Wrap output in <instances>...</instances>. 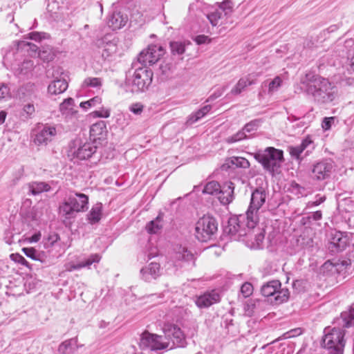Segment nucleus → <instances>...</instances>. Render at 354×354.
Listing matches in <instances>:
<instances>
[{
    "label": "nucleus",
    "instance_id": "nucleus-1",
    "mask_svg": "<svg viewBox=\"0 0 354 354\" xmlns=\"http://www.w3.org/2000/svg\"><path fill=\"white\" fill-rule=\"evenodd\" d=\"M301 83L306 95L317 104H328L337 97L338 90L335 84L319 75L307 73Z\"/></svg>",
    "mask_w": 354,
    "mask_h": 354
},
{
    "label": "nucleus",
    "instance_id": "nucleus-2",
    "mask_svg": "<svg viewBox=\"0 0 354 354\" xmlns=\"http://www.w3.org/2000/svg\"><path fill=\"white\" fill-rule=\"evenodd\" d=\"M254 159L259 162L263 169L272 176L279 173L283 161V152L281 149L268 147L254 153Z\"/></svg>",
    "mask_w": 354,
    "mask_h": 354
},
{
    "label": "nucleus",
    "instance_id": "nucleus-3",
    "mask_svg": "<svg viewBox=\"0 0 354 354\" xmlns=\"http://www.w3.org/2000/svg\"><path fill=\"white\" fill-rule=\"evenodd\" d=\"M345 330L339 327L326 328L322 338V346L328 354H343L346 341Z\"/></svg>",
    "mask_w": 354,
    "mask_h": 354
},
{
    "label": "nucleus",
    "instance_id": "nucleus-4",
    "mask_svg": "<svg viewBox=\"0 0 354 354\" xmlns=\"http://www.w3.org/2000/svg\"><path fill=\"white\" fill-rule=\"evenodd\" d=\"M88 197L82 193L74 192L60 206V212L66 218L74 217L75 212H85L88 209Z\"/></svg>",
    "mask_w": 354,
    "mask_h": 354
},
{
    "label": "nucleus",
    "instance_id": "nucleus-5",
    "mask_svg": "<svg viewBox=\"0 0 354 354\" xmlns=\"http://www.w3.org/2000/svg\"><path fill=\"white\" fill-rule=\"evenodd\" d=\"M267 192L263 187L254 189L251 195L250 203L246 212L247 224L249 228L256 227L258 221V211L266 203Z\"/></svg>",
    "mask_w": 354,
    "mask_h": 354
},
{
    "label": "nucleus",
    "instance_id": "nucleus-6",
    "mask_svg": "<svg viewBox=\"0 0 354 354\" xmlns=\"http://www.w3.org/2000/svg\"><path fill=\"white\" fill-rule=\"evenodd\" d=\"M169 350L186 347V336L180 328L174 324L165 323L162 328Z\"/></svg>",
    "mask_w": 354,
    "mask_h": 354
},
{
    "label": "nucleus",
    "instance_id": "nucleus-7",
    "mask_svg": "<svg viewBox=\"0 0 354 354\" xmlns=\"http://www.w3.org/2000/svg\"><path fill=\"white\" fill-rule=\"evenodd\" d=\"M261 293L265 297H273L275 304H280L288 300L290 292L288 288H281L279 280L274 279L264 283L261 287Z\"/></svg>",
    "mask_w": 354,
    "mask_h": 354
},
{
    "label": "nucleus",
    "instance_id": "nucleus-8",
    "mask_svg": "<svg viewBox=\"0 0 354 354\" xmlns=\"http://www.w3.org/2000/svg\"><path fill=\"white\" fill-rule=\"evenodd\" d=\"M246 224V214L231 217L228 220L227 225L225 226L224 231L232 237L234 236L235 240L245 236H251L253 228H249Z\"/></svg>",
    "mask_w": 354,
    "mask_h": 354
},
{
    "label": "nucleus",
    "instance_id": "nucleus-9",
    "mask_svg": "<svg viewBox=\"0 0 354 354\" xmlns=\"http://www.w3.org/2000/svg\"><path fill=\"white\" fill-rule=\"evenodd\" d=\"M217 229L218 224L215 218L204 216L196 224V237L201 242H206L216 232Z\"/></svg>",
    "mask_w": 354,
    "mask_h": 354
},
{
    "label": "nucleus",
    "instance_id": "nucleus-10",
    "mask_svg": "<svg viewBox=\"0 0 354 354\" xmlns=\"http://www.w3.org/2000/svg\"><path fill=\"white\" fill-rule=\"evenodd\" d=\"M167 345L164 335L151 333L147 330L142 333L139 342L141 349L152 351L169 350Z\"/></svg>",
    "mask_w": 354,
    "mask_h": 354
},
{
    "label": "nucleus",
    "instance_id": "nucleus-11",
    "mask_svg": "<svg viewBox=\"0 0 354 354\" xmlns=\"http://www.w3.org/2000/svg\"><path fill=\"white\" fill-rule=\"evenodd\" d=\"M165 50L162 46L149 45L147 49L140 52L138 57V63L146 67L147 64L152 65L156 63L164 55Z\"/></svg>",
    "mask_w": 354,
    "mask_h": 354
},
{
    "label": "nucleus",
    "instance_id": "nucleus-12",
    "mask_svg": "<svg viewBox=\"0 0 354 354\" xmlns=\"http://www.w3.org/2000/svg\"><path fill=\"white\" fill-rule=\"evenodd\" d=\"M153 72L144 66L136 68L133 73V86L136 91H143L147 89L152 82Z\"/></svg>",
    "mask_w": 354,
    "mask_h": 354
},
{
    "label": "nucleus",
    "instance_id": "nucleus-13",
    "mask_svg": "<svg viewBox=\"0 0 354 354\" xmlns=\"http://www.w3.org/2000/svg\"><path fill=\"white\" fill-rule=\"evenodd\" d=\"M171 261L176 267H183L185 263L195 264V257L186 247L176 245L174 248Z\"/></svg>",
    "mask_w": 354,
    "mask_h": 354
},
{
    "label": "nucleus",
    "instance_id": "nucleus-14",
    "mask_svg": "<svg viewBox=\"0 0 354 354\" xmlns=\"http://www.w3.org/2000/svg\"><path fill=\"white\" fill-rule=\"evenodd\" d=\"M349 244L348 235L340 231L332 230L329 234L328 249L333 253L344 251Z\"/></svg>",
    "mask_w": 354,
    "mask_h": 354
},
{
    "label": "nucleus",
    "instance_id": "nucleus-15",
    "mask_svg": "<svg viewBox=\"0 0 354 354\" xmlns=\"http://www.w3.org/2000/svg\"><path fill=\"white\" fill-rule=\"evenodd\" d=\"M221 295L220 291L216 289L207 290L203 294L196 296L194 302L199 308H207L220 302Z\"/></svg>",
    "mask_w": 354,
    "mask_h": 354
},
{
    "label": "nucleus",
    "instance_id": "nucleus-16",
    "mask_svg": "<svg viewBox=\"0 0 354 354\" xmlns=\"http://www.w3.org/2000/svg\"><path fill=\"white\" fill-rule=\"evenodd\" d=\"M333 168V165L330 160L320 161L313 165L312 177L317 180H324L330 176Z\"/></svg>",
    "mask_w": 354,
    "mask_h": 354
},
{
    "label": "nucleus",
    "instance_id": "nucleus-17",
    "mask_svg": "<svg viewBox=\"0 0 354 354\" xmlns=\"http://www.w3.org/2000/svg\"><path fill=\"white\" fill-rule=\"evenodd\" d=\"M140 273L144 281L151 282L152 280L157 279L161 275L160 265L156 262H151L142 268Z\"/></svg>",
    "mask_w": 354,
    "mask_h": 354
},
{
    "label": "nucleus",
    "instance_id": "nucleus-18",
    "mask_svg": "<svg viewBox=\"0 0 354 354\" xmlns=\"http://www.w3.org/2000/svg\"><path fill=\"white\" fill-rule=\"evenodd\" d=\"M57 131L55 127L45 126L37 134L35 138V142L37 145H46L55 136Z\"/></svg>",
    "mask_w": 354,
    "mask_h": 354
},
{
    "label": "nucleus",
    "instance_id": "nucleus-19",
    "mask_svg": "<svg viewBox=\"0 0 354 354\" xmlns=\"http://www.w3.org/2000/svg\"><path fill=\"white\" fill-rule=\"evenodd\" d=\"M97 150V147L93 142H85L74 151L73 155L80 160L90 158Z\"/></svg>",
    "mask_w": 354,
    "mask_h": 354
},
{
    "label": "nucleus",
    "instance_id": "nucleus-20",
    "mask_svg": "<svg viewBox=\"0 0 354 354\" xmlns=\"http://www.w3.org/2000/svg\"><path fill=\"white\" fill-rule=\"evenodd\" d=\"M257 77L258 74L252 73L241 77L231 90V93L235 95H239L247 86L256 84Z\"/></svg>",
    "mask_w": 354,
    "mask_h": 354
},
{
    "label": "nucleus",
    "instance_id": "nucleus-21",
    "mask_svg": "<svg viewBox=\"0 0 354 354\" xmlns=\"http://www.w3.org/2000/svg\"><path fill=\"white\" fill-rule=\"evenodd\" d=\"M127 21V15H124L119 11H115L109 15L107 24L112 30H115L122 28Z\"/></svg>",
    "mask_w": 354,
    "mask_h": 354
},
{
    "label": "nucleus",
    "instance_id": "nucleus-22",
    "mask_svg": "<svg viewBox=\"0 0 354 354\" xmlns=\"http://www.w3.org/2000/svg\"><path fill=\"white\" fill-rule=\"evenodd\" d=\"M234 186L232 182L225 183L218 195V198L223 205H228L234 198Z\"/></svg>",
    "mask_w": 354,
    "mask_h": 354
},
{
    "label": "nucleus",
    "instance_id": "nucleus-23",
    "mask_svg": "<svg viewBox=\"0 0 354 354\" xmlns=\"http://www.w3.org/2000/svg\"><path fill=\"white\" fill-rule=\"evenodd\" d=\"M29 194L37 196L43 192L50 191L51 186L49 183L41 181H32L28 184Z\"/></svg>",
    "mask_w": 354,
    "mask_h": 354
},
{
    "label": "nucleus",
    "instance_id": "nucleus-24",
    "mask_svg": "<svg viewBox=\"0 0 354 354\" xmlns=\"http://www.w3.org/2000/svg\"><path fill=\"white\" fill-rule=\"evenodd\" d=\"M68 86V82L65 79H56L48 85V92L50 95L61 94L67 89Z\"/></svg>",
    "mask_w": 354,
    "mask_h": 354
},
{
    "label": "nucleus",
    "instance_id": "nucleus-25",
    "mask_svg": "<svg viewBox=\"0 0 354 354\" xmlns=\"http://www.w3.org/2000/svg\"><path fill=\"white\" fill-rule=\"evenodd\" d=\"M77 348V339L71 338L65 340L59 344L58 352L60 354H73Z\"/></svg>",
    "mask_w": 354,
    "mask_h": 354
},
{
    "label": "nucleus",
    "instance_id": "nucleus-26",
    "mask_svg": "<svg viewBox=\"0 0 354 354\" xmlns=\"http://www.w3.org/2000/svg\"><path fill=\"white\" fill-rule=\"evenodd\" d=\"M343 328H349L354 326V308H351L347 311L341 313L340 318L337 321Z\"/></svg>",
    "mask_w": 354,
    "mask_h": 354
},
{
    "label": "nucleus",
    "instance_id": "nucleus-27",
    "mask_svg": "<svg viewBox=\"0 0 354 354\" xmlns=\"http://www.w3.org/2000/svg\"><path fill=\"white\" fill-rule=\"evenodd\" d=\"M102 204L97 203L95 204L89 213L87 214V219L91 224L98 223L102 218Z\"/></svg>",
    "mask_w": 354,
    "mask_h": 354
},
{
    "label": "nucleus",
    "instance_id": "nucleus-28",
    "mask_svg": "<svg viewBox=\"0 0 354 354\" xmlns=\"http://www.w3.org/2000/svg\"><path fill=\"white\" fill-rule=\"evenodd\" d=\"M75 102L72 97H68L64 100L59 106V110L63 115L66 117L73 116L77 113V111L74 109Z\"/></svg>",
    "mask_w": 354,
    "mask_h": 354
},
{
    "label": "nucleus",
    "instance_id": "nucleus-29",
    "mask_svg": "<svg viewBox=\"0 0 354 354\" xmlns=\"http://www.w3.org/2000/svg\"><path fill=\"white\" fill-rule=\"evenodd\" d=\"M101 257L97 254H91L87 259L84 261L80 262L77 264H73L68 268H67L68 271H73L75 270H79L80 268L88 267L89 268L93 263H98L100 260Z\"/></svg>",
    "mask_w": 354,
    "mask_h": 354
},
{
    "label": "nucleus",
    "instance_id": "nucleus-30",
    "mask_svg": "<svg viewBox=\"0 0 354 354\" xmlns=\"http://www.w3.org/2000/svg\"><path fill=\"white\" fill-rule=\"evenodd\" d=\"M212 109L211 105H205L196 112L192 113L187 120V123L192 124L205 117Z\"/></svg>",
    "mask_w": 354,
    "mask_h": 354
},
{
    "label": "nucleus",
    "instance_id": "nucleus-31",
    "mask_svg": "<svg viewBox=\"0 0 354 354\" xmlns=\"http://www.w3.org/2000/svg\"><path fill=\"white\" fill-rule=\"evenodd\" d=\"M106 132V125L104 121H99L93 124L90 129L91 136L96 138H100Z\"/></svg>",
    "mask_w": 354,
    "mask_h": 354
},
{
    "label": "nucleus",
    "instance_id": "nucleus-32",
    "mask_svg": "<svg viewBox=\"0 0 354 354\" xmlns=\"http://www.w3.org/2000/svg\"><path fill=\"white\" fill-rule=\"evenodd\" d=\"M21 93L23 97L32 100L37 97V86L34 83L28 82L21 88Z\"/></svg>",
    "mask_w": 354,
    "mask_h": 354
},
{
    "label": "nucleus",
    "instance_id": "nucleus-33",
    "mask_svg": "<svg viewBox=\"0 0 354 354\" xmlns=\"http://www.w3.org/2000/svg\"><path fill=\"white\" fill-rule=\"evenodd\" d=\"M248 240H252L254 239V242H252V245L254 248H259L261 247L263 239H264V233L261 230L257 229V232L255 233V227L252 230L251 236H245Z\"/></svg>",
    "mask_w": 354,
    "mask_h": 354
},
{
    "label": "nucleus",
    "instance_id": "nucleus-34",
    "mask_svg": "<svg viewBox=\"0 0 354 354\" xmlns=\"http://www.w3.org/2000/svg\"><path fill=\"white\" fill-rule=\"evenodd\" d=\"M222 187L216 181L212 180L207 183L203 190V194L218 196L221 193Z\"/></svg>",
    "mask_w": 354,
    "mask_h": 354
},
{
    "label": "nucleus",
    "instance_id": "nucleus-35",
    "mask_svg": "<svg viewBox=\"0 0 354 354\" xmlns=\"http://www.w3.org/2000/svg\"><path fill=\"white\" fill-rule=\"evenodd\" d=\"M102 82L103 80L102 78L88 77L84 79L82 84V87L83 88H100L101 86H102Z\"/></svg>",
    "mask_w": 354,
    "mask_h": 354
},
{
    "label": "nucleus",
    "instance_id": "nucleus-36",
    "mask_svg": "<svg viewBox=\"0 0 354 354\" xmlns=\"http://www.w3.org/2000/svg\"><path fill=\"white\" fill-rule=\"evenodd\" d=\"M39 57L44 62H49L54 59L55 53L50 47H44L39 52Z\"/></svg>",
    "mask_w": 354,
    "mask_h": 354
},
{
    "label": "nucleus",
    "instance_id": "nucleus-37",
    "mask_svg": "<svg viewBox=\"0 0 354 354\" xmlns=\"http://www.w3.org/2000/svg\"><path fill=\"white\" fill-rule=\"evenodd\" d=\"M169 46L171 52L174 55H181L185 51V42L171 41Z\"/></svg>",
    "mask_w": 354,
    "mask_h": 354
},
{
    "label": "nucleus",
    "instance_id": "nucleus-38",
    "mask_svg": "<svg viewBox=\"0 0 354 354\" xmlns=\"http://www.w3.org/2000/svg\"><path fill=\"white\" fill-rule=\"evenodd\" d=\"M22 251L28 257L33 260L40 261L41 262L43 261L41 259L43 254L40 252H38L35 248H22Z\"/></svg>",
    "mask_w": 354,
    "mask_h": 354
},
{
    "label": "nucleus",
    "instance_id": "nucleus-39",
    "mask_svg": "<svg viewBox=\"0 0 354 354\" xmlns=\"http://www.w3.org/2000/svg\"><path fill=\"white\" fill-rule=\"evenodd\" d=\"M232 166L241 168H248L250 167L249 161L243 157H232L230 159Z\"/></svg>",
    "mask_w": 354,
    "mask_h": 354
},
{
    "label": "nucleus",
    "instance_id": "nucleus-40",
    "mask_svg": "<svg viewBox=\"0 0 354 354\" xmlns=\"http://www.w3.org/2000/svg\"><path fill=\"white\" fill-rule=\"evenodd\" d=\"M35 67L33 61L27 59L24 60L19 67L20 73L22 75H27L29 72L32 71Z\"/></svg>",
    "mask_w": 354,
    "mask_h": 354
},
{
    "label": "nucleus",
    "instance_id": "nucleus-41",
    "mask_svg": "<svg viewBox=\"0 0 354 354\" xmlns=\"http://www.w3.org/2000/svg\"><path fill=\"white\" fill-rule=\"evenodd\" d=\"M116 46L113 42H107L102 52V56L106 59L116 51Z\"/></svg>",
    "mask_w": 354,
    "mask_h": 354
},
{
    "label": "nucleus",
    "instance_id": "nucleus-42",
    "mask_svg": "<svg viewBox=\"0 0 354 354\" xmlns=\"http://www.w3.org/2000/svg\"><path fill=\"white\" fill-rule=\"evenodd\" d=\"M161 227L162 225L160 224L158 218H157L155 221H150L146 226L147 232L150 234L157 233Z\"/></svg>",
    "mask_w": 354,
    "mask_h": 354
},
{
    "label": "nucleus",
    "instance_id": "nucleus-43",
    "mask_svg": "<svg viewBox=\"0 0 354 354\" xmlns=\"http://www.w3.org/2000/svg\"><path fill=\"white\" fill-rule=\"evenodd\" d=\"M101 101V98L96 96L90 99L89 100L81 102L80 104V106L84 110L86 111L88 109L95 106V104H100Z\"/></svg>",
    "mask_w": 354,
    "mask_h": 354
},
{
    "label": "nucleus",
    "instance_id": "nucleus-44",
    "mask_svg": "<svg viewBox=\"0 0 354 354\" xmlns=\"http://www.w3.org/2000/svg\"><path fill=\"white\" fill-rule=\"evenodd\" d=\"M234 4L231 0H225L219 3V8L221 9L225 15H227L232 11Z\"/></svg>",
    "mask_w": 354,
    "mask_h": 354
},
{
    "label": "nucleus",
    "instance_id": "nucleus-45",
    "mask_svg": "<svg viewBox=\"0 0 354 354\" xmlns=\"http://www.w3.org/2000/svg\"><path fill=\"white\" fill-rule=\"evenodd\" d=\"M282 80L279 76L275 77L269 84L268 92L273 93L277 91L281 85Z\"/></svg>",
    "mask_w": 354,
    "mask_h": 354
},
{
    "label": "nucleus",
    "instance_id": "nucleus-46",
    "mask_svg": "<svg viewBox=\"0 0 354 354\" xmlns=\"http://www.w3.org/2000/svg\"><path fill=\"white\" fill-rule=\"evenodd\" d=\"M247 138H248V136H246L245 132L244 131L243 129H242L241 131H239L236 134L229 137L227 138V141H228V142L233 143V142H236L242 140Z\"/></svg>",
    "mask_w": 354,
    "mask_h": 354
},
{
    "label": "nucleus",
    "instance_id": "nucleus-47",
    "mask_svg": "<svg viewBox=\"0 0 354 354\" xmlns=\"http://www.w3.org/2000/svg\"><path fill=\"white\" fill-rule=\"evenodd\" d=\"M326 200L325 196L317 194L315 198V201H309L306 204V208H313V207L318 206L321 203H324Z\"/></svg>",
    "mask_w": 354,
    "mask_h": 354
},
{
    "label": "nucleus",
    "instance_id": "nucleus-48",
    "mask_svg": "<svg viewBox=\"0 0 354 354\" xmlns=\"http://www.w3.org/2000/svg\"><path fill=\"white\" fill-rule=\"evenodd\" d=\"M241 292L244 297L250 296L253 292V286L252 283L249 282L244 283L241 288Z\"/></svg>",
    "mask_w": 354,
    "mask_h": 354
},
{
    "label": "nucleus",
    "instance_id": "nucleus-49",
    "mask_svg": "<svg viewBox=\"0 0 354 354\" xmlns=\"http://www.w3.org/2000/svg\"><path fill=\"white\" fill-rule=\"evenodd\" d=\"M304 151V150L299 145L295 147H289L290 154L291 155L292 157L297 160L299 159V156Z\"/></svg>",
    "mask_w": 354,
    "mask_h": 354
},
{
    "label": "nucleus",
    "instance_id": "nucleus-50",
    "mask_svg": "<svg viewBox=\"0 0 354 354\" xmlns=\"http://www.w3.org/2000/svg\"><path fill=\"white\" fill-rule=\"evenodd\" d=\"M334 117H326L323 119L322 122V127L325 131L329 130L331 128L332 123L334 122Z\"/></svg>",
    "mask_w": 354,
    "mask_h": 354
},
{
    "label": "nucleus",
    "instance_id": "nucleus-51",
    "mask_svg": "<svg viewBox=\"0 0 354 354\" xmlns=\"http://www.w3.org/2000/svg\"><path fill=\"white\" fill-rule=\"evenodd\" d=\"M257 124H259V121L253 120L246 124L243 129L245 133H250L257 129Z\"/></svg>",
    "mask_w": 354,
    "mask_h": 354
},
{
    "label": "nucleus",
    "instance_id": "nucleus-52",
    "mask_svg": "<svg viewBox=\"0 0 354 354\" xmlns=\"http://www.w3.org/2000/svg\"><path fill=\"white\" fill-rule=\"evenodd\" d=\"M94 117L107 118L110 116V111L109 109H102L99 111H95L92 113Z\"/></svg>",
    "mask_w": 354,
    "mask_h": 354
},
{
    "label": "nucleus",
    "instance_id": "nucleus-53",
    "mask_svg": "<svg viewBox=\"0 0 354 354\" xmlns=\"http://www.w3.org/2000/svg\"><path fill=\"white\" fill-rule=\"evenodd\" d=\"M143 105L140 103L132 104L129 106V110L136 115H140L143 111Z\"/></svg>",
    "mask_w": 354,
    "mask_h": 354
},
{
    "label": "nucleus",
    "instance_id": "nucleus-54",
    "mask_svg": "<svg viewBox=\"0 0 354 354\" xmlns=\"http://www.w3.org/2000/svg\"><path fill=\"white\" fill-rule=\"evenodd\" d=\"M11 258L12 260H14L15 261L21 264V265H24V266H28V262L26 261V259L21 255L19 254H11Z\"/></svg>",
    "mask_w": 354,
    "mask_h": 354
},
{
    "label": "nucleus",
    "instance_id": "nucleus-55",
    "mask_svg": "<svg viewBox=\"0 0 354 354\" xmlns=\"http://www.w3.org/2000/svg\"><path fill=\"white\" fill-rule=\"evenodd\" d=\"M23 111L28 115L31 116L35 113V106L32 103H28L24 106Z\"/></svg>",
    "mask_w": 354,
    "mask_h": 354
},
{
    "label": "nucleus",
    "instance_id": "nucleus-56",
    "mask_svg": "<svg viewBox=\"0 0 354 354\" xmlns=\"http://www.w3.org/2000/svg\"><path fill=\"white\" fill-rule=\"evenodd\" d=\"M227 86H223L221 88H218L217 90H216L214 91V93L209 97V99L213 100H215L218 97H219L223 93V92L225 91Z\"/></svg>",
    "mask_w": 354,
    "mask_h": 354
},
{
    "label": "nucleus",
    "instance_id": "nucleus-57",
    "mask_svg": "<svg viewBox=\"0 0 354 354\" xmlns=\"http://www.w3.org/2000/svg\"><path fill=\"white\" fill-rule=\"evenodd\" d=\"M8 94V87L5 84H0V100L5 98Z\"/></svg>",
    "mask_w": 354,
    "mask_h": 354
},
{
    "label": "nucleus",
    "instance_id": "nucleus-58",
    "mask_svg": "<svg viewBox=\"0 0 354 354\" xmlns=\"http://www.w3.org/2000/svg\"><path fill=\"white\" fill-rule=\"evenodd\" d=\"M58 240H59V236L57 233H52L49 234L48 237V241L50 246H53Z\"/></svg>",
    "mask_w": 354,
    "mask_h": 354
},
{
    "label": "nucleus",
    "instance_id": "nucleus-59",
    "mask_svg": "<svg viewBox=\"0 0 354 354\" xmlns=\"http://www.w3.org/2000/svg\"><path fill=\"white\" fill-rule=\"evenodd\" d=\"M291 187L292 190L296 191V194H303V192L305 191L304 187H301L300 185L295 182L292 183Z\"/></svg>",
    "mask_w": 354,
    "mask_h": 354
},
{
    "label": "nucleus",
    "instance_id": "nucleus-60",
    "mask_svg": "<svg viewBox=\"0 0 354 354\" xmlns=\"http://www.w3.org/2000/svg\"><path fill=\"white\" fill-rule=\"evenodd\" d=\"M313 143L311 138L308 136L306 137L299 145L304 150H305L310 144Z\"/></svg>",
    "mask_w": 354,
    "mask_h": 354
},
{
    "label": "nucleus",
    "instance_id": "nucleus-61",
    "mask_svg": "<svg viewBox=\"0 0 354 354\" xmlns=\"http://www.w3.org/2000/svg\"><path fill=\"white\" fill-rule=\"evenodd\" d=\"M322 218V213L321 211H316L313 212L310 216L309 218H312L313 221H319Z\"/></svg>",
    "mask_w": 354,
    "mask_h": 354
},
{
    "label": "nucleus",
    "instance_id": "nucleus-62",
    "mask_svg": "<svg viewBox=\"0 0 354 354\" xmlns=\"http://www.w3.org/2000/svg\"><path fill=\"white\" fill-rule=\"evenodd\" d=\"M30 38L35 41H40L42 39L41 33L38 32H32L29 34Z\"/></svg>",
    "mask_w": 354,
    "mask_h": 354
},
{
    "label": "nucleus",
    "instance_id": "nucleus-63",
    "mask_svg": "<svg viewBox=\"0 0 354 354\" xmlns=\"http://www.w3.org/2000/svg\"><path fill=\"white\" fill-rule=\"evenodd\" d=\"M40 238H41V233L40 232L35 233L32 236L28 238V241L30 243H36L39 241Z\"/></svg>",
    "mask_w": 354,
    "mask_h": 354
},
{
    "label": "nucleus",
    "instance_id": "nucleus-64",
    "mask_svg": "<svg viewBox=\"0 0 354 354\" xmlns=\"http://www.w3.org/2000/svg\"><path fill=\"white\" fill-rule=\"evenodd\" d=\"M348 69L354 71V54L348 59Z\"/></svg>",
    "mask_w": 354,
    "mask_h": 354
}]
</instances>
